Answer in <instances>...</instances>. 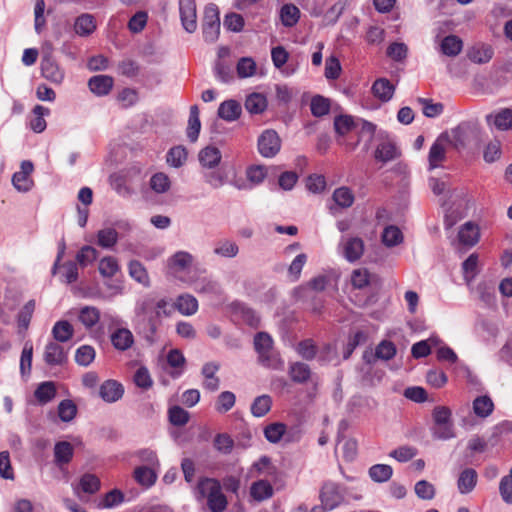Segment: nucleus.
I'll use <instances>...</instances> for the list:
<instances>
[{"mask_svg": "<svg viewBox=\"0 0 512 512\" xmlns=\"http://www.w3.org/2000/svg\"><path fill=\"white\" fill-rule=\"evenodd\" d=\"M371 90L376 98L388 102L394 95L395 86L387 78H379L373 83Z\"/></svg>", "mask_w": 512, "mask_h": 512, "instance_id": "19", "label": "nucleus"}, {"mask_svg": "<svg viewBox=\"0 0 512 512\" xmlns=\"http://www.w3.org/2000/svg\"><path fill=\"white\" fill-rule=\"evenodd\" d=\"M220 369V365L216 362H207L201 369V374L204 377L203 388L215 392L219 389L220 379L215 375Z\"/></svg>", "mask_w": 512, "mask_h": 512, "instance_id": "16", "label": "nucleus"}, {"mask_svg": "<svg viewBox=\"0 0 512 512\" xmlns=\"http://www.w3.org/2000/svg\"><path fill=\"white\" fill-rule=\"evenodd\" d=\"M124 394V387L116 380H106L99 389V396L107 403H114L121 399Z\"/></svg>", "mask_w": 512, "mask_h": 512, "instance_id": "15", "label": "nucleus"}, {"mask_svg": "<svg viewBox=\"0 0 512 512\" xmlns=\"http://www.w3.org/2000/svg\"><path fill=\"white\" fill-rule=\"evenodd\" d=\"M155 469L156 468L148 466L137 467L134 471V478L139 484L143 486H152L157 478Z\"/></svg>", "mask_w": 512, "mask_h": 512, "instance_id": "43", "label": "nucleus"}, {"mask_svg": "<svg viewBox=\"0 0 512 512\" xmlns=\"http://www.w3.org/2000/svg\"><path fill=\"white\" fill-rule=\"evenodd\" d=\"M258 361L262 366L273 370H281L284 367V361L273 348L258 354Z\"/></svg>", "mask_w": 512, "mask_h": 512, "instance_id": "30", "label": "nucleus"}, {"mask_svg": "<svg viewBox=\"0 0 512 512\" xmlns=\"http://www.w3.org/2000/svg\"><path fill=\"white\" fill-rule=\"evenodd\" d=\"M42 76L53 84H61L65 77V72L51 55H44L40 64Z\"/></svg>", "mask_w": 512, "mask_h": 512, "instance_id": "5", "label": "nucleus"}, {"mask_svg": "<svg viewBox=\"0 0 512 512\" xmlns=\"http://www.w3.org/2000/svg\"><path fill=\"white\" fill-rule=\"evenodd\" d=\"M202 33L208 43L215 42L220 34V16L215 4L206 6L203 17Z\"/></svg>", "mask_w": 512, "mask_h": 512, "instance_id": "2", "label": "nucleus"}, {"mask_svg": "<svg viewBox=\"0 0 512 512\" xmlns=\"http://www.w3.org/2000/svg\"><path fill=\"white\" fill-rule=\"evenodd\" d=\"M276 475L277 468L273 465L271 458L266 455L261 456L249 469V476L251 478L264 477L265 479H272L275 478Z\"/></svg>", "mask_w": 512, "mask_h": 512, "instance_id": "12", "label": "nucleus"}, {"mask_svg": "<svg viewBox=\"0 0 512 512\" xmlns=\"http://www.w3.org/2000/svg\"><path fill=\"white\" fill-rule=\"evenodd\" d=\"M495 282L493 280L480 281L476 288L475 294L479 301L486 307H493L496 305V290Z\"/></svg>", "mask_w": 512, "mask_h": 512, "instance_id": "13", "label": "nucleus"}, {"mask_svg": "<svg viewBox=\"0 0 512 512\" xmlns=\"http://www.w3.org/2000/svg\"><path fill=\"white\" fill-rule=\"evenodd\" d=\"M281 144L278 133L273 129H266L258 137V152L262 157L273 158L280 152Z\"/></svg>", "mask_w": 512, "mask_h": 512, "instance_id": "3", "label": "nucleus"}, {"mask_svg": "<svg viewBox=\"0 0 512 512\" xmlns=\"http://www.w3.org/2000/svg\"><path fill=\"white\" fill-rule=\"evenodd\" d=\"M369 477L376 483H384L391 479L393 469L387 464H375L368 470Z\"/></svg>", "mask_w": 512, "mask_h": 512, "instance_id": "37", "label": "nucleus"}, {"mask_svg": "<svg viewBox=\"0 0 512 512\" xmlns=\"http://www.w3.org/2000/svg\"><path fill=\"white\" fill-rule=\"evenodd\" d=\"M320 500L322 504L320 507L323 508V512L332 510L344 501V491L339 484L328 481L324 483L320 490Z\"/></svg>", "mask_w": 512, "mask_h": 512, "instance_id": "4", "label": "nucleus"}, {"mask_svg": "<svg viewBox=\"0 0 512 512\" xmlns=\"http://www.w3.org/2000/svg\"><path fill=\"white\" fill-rule=\"evenodd\" d=\"M50 110L42 105H36L33 108L34 117L30 121V127L35 133H41L46 129L45 116L49 115Z\"/></svg>", "mask_w": 512, "mask_h": 512, "instance_id": "40", "label": "nucleus"}, {"mask_svg": "<svg viewBox=\"0 0 512 512\" xmlns=\"http://www.w3.org/2000/svg\"><path fill=\"white\" fill-rule=\"evenodd\" d=\"M35 307L36 302L35 300L31 299L26 302L25 305L19 310L16 317L19 334H24L28 330L33 313L35 311Z\"/></svg>", "mask_w": 512, "mask_h": 512, "instance_id": "20", "label": "nucleus"}, {"mask_svg": "<svg viewBox=\"0 0 512 512\" xmlns=\"http://www.w3.org/2000/svg\"><path fill=\"white\" fill-rule=\"evenodd\" d=\"M494 410L492 399L487 396H478L473 401V412L480 418L488 417Z\"/></svg>", "mask_w": 512, "mask_h": 512, "instance_id": "36", "label": "nucleus"}, {"mask_svg": "<svg viewBox=\"0 0 512 512\" xmlns=\"http://www.w3.org/2000/svg\"><path fill=\"white\" fill-rule=\"evenodd\" d=\"M96 20L92 14L83 13L74 22V31L78 36L87 37L96 30Z\"/></svg>", "mask_w": 512, "mask_h": 512, "instance_id": "18", "label": "nucleus"}, {"mask_svg": "<svg viewBox=\"0 0 512 512\" xmlns=\"http://www.w3.org/2000/svg\"><path fill=\"white\" fill-rule=\"evenodd\" d=\"M245 108L251 114H260L267 108L266 97L260 93H252L246 98Z\"/></svg>", "mask_w": 512, "mask_h": 512, "instance_id": "42", "label": "nucleus"}, {"mask_svg": "<svg viewBox=\"0 0 512 512\" xmlns=\"http://www.w3.org/2000/svg\"><path fill=\"white\" fill-rule=\"evenodd\" d=\"M289 376L293 382L302 384L311 378L312 373L306 363L294 362L289 367Z\"/></svg>", "mask_w": 512, "mask_h": 512, "instance_id": "29", "label": "nucleus"}, {"mask_svg": "<svg viewBox=\"0 0 512 512\" xmlns=\"http://www.w3.org/2000/svg\"><path fill=\"white\" fill-rule=\"evenodd\" d=\"M381 238L385 246L394 247L403 241V234L397 226L389 225L383 230Z\"/></svg>", "mask_w": 512, "mask_h": 512, "instance_id": "46", "label": "nucleus"}, {"mask_svg": "<svg viewBox=\"0 0 512 512\" xmlns=\"http://www.w3.org/2000/svg\"><path fill=\"white\" fill-rule=\"evenodd\" d=\"M34 395L41 404L50 402L56 396L55 384L51 381L41 383L35 390Z\"/></svg>", "mask_w": 512, "mask_h": 512, "instance_id": "44", "label": "nucleus"}, {"mask_svg": "<svg viewBox=\"0 0 512 512\" xmlns=\"http://www.w3.org/2000/svg\"><path fill=\"white\" fill-rule=\"evenodd\" d=\"M280 18L285 27H293L300 18V10L293 4H285L281 8Z\"/></svg>", "mask_w": 512, "mask_h": 512, "instance_id": "45", "label": "nucleus"}, {"mask_svg": "<svg viewBox=\"0 0 512 512\" xmlns=\"http://www.w3.org/2000/svg\"><path fill=\"white\" fill-rule=\"evenodd\" d=\"M77 413V407L71 400H63L58 406V415L64 422L71 421Z\"/></svg>", "mask_w": 512, "mask_h": 512, "instance_id": "64", "label": "nucleus"}, {"mask_svg": "<svg viewBox=\"0 0 512 512\" xmlns=\"http://www.w3.org/2000/svg\"><path fill=\"white\" fill-rule=\"evenodd\" d=\"M99 273L104 278H111L120 270L118 261L115 257L106 256L99 261Z\"/></svg>", "mask_w": 512, "mask_h": 512, "instance_id": "47", "label": "nucleus"}, {"mask_svg": "<svg viewBox=\"0 0 512 512\" xmlns=\"http://www.w3.org/2000/svg\"><path fill=\"white\" fill-rule=\"evenodd\" d=\"M239 252L238 245L231 240H220L215 244L213 253L224 258H234Z\"/></svg>", "mask_w": 512, "mask_h": 512, "instance_id": "41", "label": "nucleus"}, {"mask_svg": "<svg viewBox=\"0 0 512 512\" xmlns=\"http://www.w3.org/2000/svg\"><path fill=\"white\" fill-rule=\"evenodd\" d=\"M274 490L268 479H259L250 487V495L257 501H264L273 496Z\"/></svg>", "mask_w": 512, "mask_h": 512, "instance_id": "23", "label": "nucleus"}, {"mask_svg": "<svg viewBox=\"0 0 512 512\" xmlns=\"http://www.w3.org/2000/svg\"><path fill=\"white\" fill-rule=\"evenodd\" d=\"M310 109L315 117L325 116L330 111V101L321 95H316L311 99Z\"/></svg>", "mask_w": 512, "mask_h": 512, "instance_id": "50", "label": "nucleus"}, {"mask_svg": "<svg viewBox=\"0 0 512 512\" xmlns=\"http://www.w3.org/2000/svg\"><path fill=\"white\" fill-rule=\"evenodd\" d=\"M236 70L239 78L251 77L256 72V63L250 57H242L237 63Z\"/></svg>", "mask_w": 512, "mask_h": 512, "instance_id": "57", "label": "nucleus"}, {"mask_svg": "<svg viewBox=\"0 0 512 512\" xmlns=\"http://www.w3.org/2000/svg\"><path fill=\"white\" fill-rule=\"evenodd\" d=\"M333 200L338 206L348 208L354 203V194L350 188L343 186L333 192Z\"/></svg>", "mask_w": 512, "mask_h": 512, "instance_id": "48", "label": "nucleus"}, {"mask_svg": "<svg viewBox=\"0 0 512 512\" xmlns=\"http://www.w3.org/2000/svg\"><path fill=\"white\" fill-rule=\"evenodd\" d=\"M196 491L198 498H207V506L211 512H223L227 508L228 502L219 481L202 478L197 484Z\"/></svg>", "mask_w": 512, "mask_h": 512, "instance_id": "1", "label": "nucleus"}, {"mask_svg": "<svg viewBox=\"0 0 512 512\" xmlns=\"http://www.w3.org/2000/svg\"><path fill=\"white\" fill-rule=\"evenodd\" d=\"M440 47L444 55L455 57L462 51L463 42L456 35H448L442 40Z\"/></svg>", "mask_w": 512, "mask_h": 512, "instance_id": "35", "label": "nucleus"}, {"mask_svg": "<svg viewBox=\"0 0 512 512\" xmlns=\"http://www.w3.org/2000/svg\"><path fill=\"white\" fill-rule=\"evenodd\" d=\"M74 455V447L70 442L60 441L54 446V461L57 466L68 464Z\"/></svg>", "mask_w": 512, "mask_h": 512, "instance_id": "22", "label": "nucleus"}, {"mask_svg": "<svg viewBox=\"0 0 512 512\" xmlns=\"http://www.w3.org/2000/svg\"><path fill=\"white\" fill-rule=\"evenodd\" d=\"M415 494L422 500H432L435 497V487L426 480L416 482L414 487Z\"/></svg>", "mask_w": 512, "mask_h": 512, "instance_id": "61", "label": "nucleus"}, {"mask_svg": "<svg viewBox=\"0 0 512 512\" xmlns=\"http://www.w3.org/2000/svg\"><path fill=\"white\" fill-rule=\"evenodd\" d=\"M221 152L214 146H207L203 148L198 155L199 162L204 168L212 169L221 161Z\"/></svg>", "mask_w": 512, "mask_h": 512, "instance_id": "26", "label": "nucleus"}, {"mask_svg": "<svg viewBox=\"0 0 512 512\" xmlns=\"http://www.w3.org/2000/svg\"><path fill=\"white\" fill-rule=\"evenodd\" d=\"M400 155L401 153L396 143L387 135L382 138V141L377 145L374 153L375 159L382 163L393 161Z\"/></svg>", "mask_w": 512, "mask_h": 512, "instance_id": "10", "label": "nucleus"}, {"mask_svg": "<svg viewBox=\"0 0 512 512\" xmlns=\"http://www.w3.org/2000/svg\"><path fill=\"white\" fill-rule=\"evenodd\" d=\"M200 129L199 109L196 105H193L190 107L187 127V137L191 142H195L198 139Z\"/></svg>", "mask_w": 512, "mask_h": 512, "instance_id": "39", "label": "nucleus"}, {"mask_svg": "<svg viewBox=\"0 0 512 512\" xmlns=\"http://www.w3.org/2000/svg\"><path fill=\"white\" fill-rule=\"evenodd\" d=\"M272 400L268 395H261L255 398L251 405V413L255 417L265 416L271 409Z\"/></svg>", "mask_w": 512, "mask_h": 512, "instance_id": "49", "label": "nucleus"}, {"mask_svg": "<svg viewBox=\"0 0 512 512\" xmlns=\"http://www.w3.org/2000/svg\"><path fill=\"white\" fill-rule=\"evenodd\" d=\"M169 421L174 426H184L188 423L190 415L180 406H173L169 409Z\"/></svg>", "mask_w": 512, "mask_h": 512, "instance_id": "63", "label": "nucleus"}, {"mask_svg": "<svg viewBox=\"0 0 512 512\" xmlns=\"http://www.w3.org/2000/svg\"><path fill=\"white\" fill-rule=\"evenodd\" d=\"M135 456L139 459V461L145 463V466L152 468H159L160 466L156 452L150 448H144L136 451Z\"/></svg>", "mask_w": 512, "mask_h": 512, "instance_id": "62", "label": "nucleus"}, {"mask_svg": "<svg viewBox=\"0 0 512 512\" xmlns=\"http://www.w3.org/2000/svg\"><path fill=\"white\" fill-rule=\"evenodd\" d=\"M493 49L490 45L476 44L468 51V58L477 64H484L489 62L493 57Z\"/></svg>", "mask_w": 512, "mask_h": 512, "instance_id": "24", "label": "nucleus"}, {"mask_svg": "<svg viewBox=\"0 0 512 512\" xmlns=\"http://www.w3.org/2000/svg\"><path fill=\"white\" fill-rule=\"evenodd\" d=\"M33 358V345L30 341H26L20 358V372L22 376L29 375L31 372Z\"/></svg>", "mask_w": 512, "mask_h": 512, "instance_id": "52", "label": "nucleus"}, {"mask_svg": "<svg viewBox=\"0 0 512 512\" xmlns=\"http://www.w3.org/2000/svg\"><path fill=\"white\" fill-rule=\"evenodd\" d=\"M175 307L178 311L186 316L193 315L198 310V301L197 299L190 294H183L178 296Z\"/></svg>", "mask_w": 512, "mask_h": 512, "instance_id": "31", "label": "nucleus"}, {"mask_svg": "<svg viewBox=\"0 0 512 512\" xmlns=\"http://www.w3.org/2000/svg\"><path fill=\"white\" fill-rule=\"evenodd\" d=\"M129 275L138 283L145 287L150 285V279L148 272L144 265L138 260H132L128 265Z\"/></svg>", "mask_w": 512, "mask_h": 512, "instance_id": "38", "label": "nucleus"}, {"mask_svg": "<svg viewBox=\"0 0 512 512\" xmlns=\"http://www.w3.org/2000/svg\"><path fill=\"white\" fill-rule=\"evenodd\" d=\"M235 402V394L230 391H224L219 394L215 408L219 413H226L233 408Z\"/></svg>", "mask_w": 512, "mask_h": 512, "instance_id": "56", "label": "nucleus"}, {"mask_svg": "<svg viewBox=\"0 0 512 512\" xmlns=\"http://www.w3.org/2000/svg\"><path fill=\"white\" fill-rule=\"evenodd\" d=\"M43 359L49 366H62L67 362L68 350L56 341H49L44 348Z\"/></svg>", "mask_w": 512, "mask_h": 512, "instance_id": "6", "label": "nucleus"}, {"mask_svg": "<svg viewBox=\"0 0 512 512\" xmlns=\"http://www.w3.org/2000/svg\"><path fill=\"white\" fill-rule=\"evenodd\" d=\"M179 11L183 28L193 33L197 28L195 0H179Z\"/></svg>", "mask_w": 512, "mask_h": 512, "instance_id": "7", "label": "nucleus"}, {"mask_svg": "<svg viewBox=\"0 0 512 512\" xmlns=\"http://www.w3.org/2000/svg\"><path fill=\"white\" fill-rule=\"evenodd\" d=\"M95 359V350L92 346L82 345L75 353V361L81 366L90 365Z\"/></svg>", "mask_w": 512, "mask_h": 512, "instance_id": "58", "label": "nucleus"}, {"mask_svg": "<svg viewBox=\"0 0 512 512\" xmlns=\"http://www.w3.org/2000/svg\"><path fill=\"white\" fill-rule=\"evenodd\" d=\"M438 342H439V340L436 337H430L426 341H424V340L419 341V342L413 344V346L411 348V353H412L413 357H415V358L426 357L431 352V345H436V344H438Z\"/></svg>", "mask_w": 512, "mask_h": 512, "instance_id": "54", "label": "nucleus"}, {"mask_svg": "<svg viewBox=\"0 0 512 512\" xmlns=\"http://www.w3.org/2000/svg\"><path fill=\"white\" fill-rule=\"evenodd\" d=\"M488 125H493L497 130L508 131L512 129V109L503 108L486 116Z\"/></svg>", "mask_w": 512, "mask_h": 512, "instance_id": "14", "label": "nucleus"}, {"mask_svg": "<svg viewBox=\"0 0 512 512\" xmlns=\"http://www.w3.org/2000/svg\"><path fill=\"white\" fill-rule=\"evenodd\" d=\"M100 488V480L93 474H84L79 481V486L75 488V493L81 498L80 491L86 494H94Z\"/></svg>", "mask_w": 512, "mask_h": 512, "instance_id": "32", "label": "nucleus"}, {"mask_svg": "<svg viewBox=\"0 0 512 512\" xmlns=\"http://www.w3.org/2000/svg\"><path fill=\"white\" fill-rule=\"evenodd\" d=\"M118 240V233L113 228H106L98 231L97 243L103 248L113 247Z\"/></svg>", "mask_w": 512, "mask_h": 512, "instance_id": "55", "label": "nucleus"}, {"mask_svg": "<svg viewBox=\"0 0 512 512\" xmlns=\"http://www.w3.org/2000/svg\"><path fill=\"white\" fill-rule=\"evenodd\" d=\"M213 445L219 453L228 455L234 448V440L227 433H218L214 438Z\"/></svg>", "mask_w": 512, "mask_h": 512, "instance_id": "51", "label": "nucleus"}, {"mask_svg": "<svg viewBox=\"0 0 512 512\" xmlns=\"http://www.w3.org/2000/svg\"><path fill=\"white\" fill-rule=\"evenodd\" d=\"M113 84V78L108 75H96L88 81L89 89L97 96L107 95L111 91Z\"/></svg>", "mask_w": 512, "mask_h": 512, "instance_id": "17", "label": "nucleus"}, {"mask_svg": "<svg viewBox=\"0 0 512 512\" xmlns=\"http://www.w3.org/2000/svg\"><path fill=\"white\" fill-rule=\"evenodd\" d=\"M341 252L349 262H355L364 253V242L359 237L342 238L340 242Z\"/></svg>", "mask_w": 512, "mask_h": 512, "instance_id": "8", "label": "nucleus"}, {"mask_svg": "<svg viewBox=\"0 0 512 512\" xmlns=\"http://www.w3.org/2000/svg\"><path fill=\"white\" fill-rule=\"evenodd\" d=\"M187 160V151L182 146L171 148L167 153V163L175 168L181 167Z\"/></svg>", "mask_w": 512, "mask_h": 512, "instance_id": "53", "label": "nucleus"}, {"mask_svg": "<svg viewBox=\"0 0 512 512\" xmlns=\"http://www.w3.org/2000/svg\"><path fill=\"white\" fill-rule=\"evenodd\" d=\"M449 144V135L446 133L441 134L436 141L432 144L429 155V168L435 169L440 166V164L446 158V147Z\"/></svg>", "mask_w": 512, "mask_h": 512, "instance_id": "9", "label": "nucleus"}, {"mask_svg": "<svg viewBox=\"0 0 512 512\" xmlns=\"http://www.w3.org/2000/svg\"><path fill=\"white\" fill-rule=\"evenodd\" d=\"M111 342L115 349L125 351L133 345L134 337L130 330L120 328L112 333Z\"/></svg>", "mask_w": 512, "mask_h": 512, "instance_id": "27", "label": "nucleus"}, {"mask_svg": "<svg viewBox=\"0 0 512 512\" xmlns=\"http://www.w3.org/2000/svg\"><path fill=\"white\" fill-rule=\"evenodd\" d=\"M52 335L57 343L68 342L74 335L73 326L66 320L57 321L52 328Z\"/></svg>", "mask_w": 512, "mask_h": 512, "instance_id": "28", "label": "nucleus"}, {"mask_svg": "<svg viewBox=\"0 0 512 512\" xmlns=\"http://www.w3.org/2000/svg\"><path fill=\"white\" fill-rule=\"evenodd\" d=\"M285 431L286 426L283 423H272L265 427L264 436L270 443H277Z\"/></svg>", "mask_w": 512, "mask_h": 512, "instance_id": "59", "label": "nucleus"}, {"mask_svg": "<svg viewBox=\"0 0 512 512\" xmlns=\"http://www.w3.org/2000/svg\"><path fill=\"white\" fill-rule=\"evenodd\" d=\"M355 127V122L353 118L349 115H340L337 116L334 120V128L336 133L339 135H346L350 131H352Z\"/></svg>", "mask_w": 512, "mask_h": 512, "instance_id": "60", "label": "nucleus"}, {"mask_svg": "<svg viewBox=\"0 0 512 512\" xmlns=\"http://www.w3.org/2000/svg\"><path fill=\"white\" fill-rule=\"evenodd\" d=\"M194 261V257L187 251H178L167 260L169 271L177 276L179 273L187 271Z\"/></svg>", "mask_w": 512, "mask_h": 512, "instance_id": "11", "label": "nucleus"}, {"mask_svg": "<svg viewBox=\"0 0 512 512\" xmlns=\"http://www.w3.org/2000/svg\"><path fill=\"white\" fill-rule=\"evenodd\" d=\"M242 112L241 105L236 100H226L218 108V116L228 122L237 120Z\"/></svg>", "mask_w": 512, "mask_h": 512, "instance_id": "21", "label": "nucleus"}, {"mask_svg": "<svg viewBox=\"0 0 512 512\" xmlns=\"http://www.w3.org/2000/svg\"><path fill=\"white\" fill-rule=\"evenodd\" d=\"M78 319L86 329H91L100 320V310L94 306H84L80 309Z\"/></svg>", "mask_w": 512, "mask_h": 512, "instance_id": "34", "label": "nucleus"}, {"mask_svg": "<svg viewBox=\"0 0 512 512\" xmlns=\"http://www.w3.org/2000/svg\"><path fill=\"white\" fill-rule=\"evenodd\" d=\"M477 472L473 468L464 469L458 478L457 486L461 494H468L473 491L477 484Z\"/></svg>", "mask_w": 512, "mask_h": 512, "instance_id": "25", "label": "nucleus"}, {"mask_svg": "<svg viewBox=\"0 0 512 512\" xmlns=\"http://www.w3.org/2000/svg\"><path fill=\"white\" fill-rule=\"evenodd\" d=\"M458 237L462 244L473 246L479 240V229L473 223L467 222L461 227Z\"/></svg>", "mask_w": 512, "mask_h": 512, "instance_id": "33", "label": "nucleus"}]
</instances>
